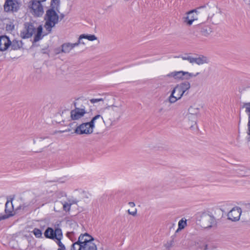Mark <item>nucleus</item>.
Listing matches in <instances>:
<instances>
[{
	"instance_id": "1",
	"label": "nucleus",
	"mask_w": 250,
	"mask_h": 250,
	"mask_svg": "<svg viewBox=\"0 0 250 250\" xmlns=\"http://www.w3.org/2000/svg\"><path fill=\"white\" fill-rule=\"evenodd\" d=\"M202 9H205V12L208 13V18L210 19L213 24H217L221 21V11L219 10L218 12H216L215 15L213 12L217 10V7L215 5L209 6L208 4H207L188 12L187 16L184 18V22L189 26L191 25L194 21L197 20L196 12H199V10Z\"/></svg>"
},
{
	"instance_id": "2",
	"label": "nucleus",
	"mask_w": 250,
	"mask_h": 250,
	"mask_svg": "<svg viewBox=\"0 0 250 250\" xmlns=\"http://www.w3.org/2000/svg\"><path fill=\"white\" fill-rule=\"evenodd\" d=\"M196 221L204 228H210L216 224L214 217L208 212L198 213L196 215Z\"/></svg>"
},
{
	"instance_id": "3",
	"label": "nucleus",
	"mask_w": 250,
	"mask_h": 250,
	"mask_svg": "<svg viewBox=\"0 0 250 250\" xmlns=\"http://www.w3.org/2000/svg\"><path fill=\"white\" fill-rule=\"evenodd\" d=\"M45 20L46 21L44 27L48 32H51L52 28L58 23L59 16L55 10L48 9L46 13Z\"/></svg>"
},
{
	"instance_id": "4",
	"label": "nucleus",
	"mask_w": 250,
	"mask_h": 250,
	"mask_svg": "<svg viewBox=\"0 0 250 250\" xmlns=\"http://www.w3.org/2000/svg\"><path fill=\"white\" fill-rule=\"evenodd\" d=\"M94 121L93 120L89 122L81 124L76 128L74 132L78 135L92 134L93 132V123Z\"/></svg>"
},
{
	"instance_id": "5",
	"label": "nucleus",
	"mask_w": 250,
	"mask_h": 250,
	"mask_svg": "<svg viewBox=\"0 0 250 250\" xmlns=\"http://www.w3.org/2000/svg\"><path fill=\"white\" fill-rule=\"evenodd\" d=\"M180 57L183 60H187L192 64L196 63L198 65H201L209 62L208 59L207 57L203 55H199L196 57H193L189 55H186L185 56H182Z\"/></svg>"
},
{
	"instance_id": "6",
	"label": "nucleus",
	"mask_w": 250,
	"mask_h": 250,
	"mask_svg": "<svg viewBox=\"0 0 250 250\" xmlns=\"http://www.w3.org/2000/svg\"><path fill=\"white\" fill-rule=\"evenodd\" d=\"M190 87V84L188 82H185L177 84L172 90L175 93L176 95L181 98L185 94V92Z\"/></svg>"
},
{
	"instance_id": "7",
	"label": "nucleus",
	"mask_w": 250,
	"mask_h": 250,
	"mask_svg": "<svg viewBox=\"0 0 250 250\" xmlns=\"http://www.w3.org/2000/svg\"><path fill=\"white\" fill-rule=\"evenodd\" d=\"M36 28L32 23L26 22L24 24V28L21 33V37L22 39L30 38L35 32Z\"/></svg>"
},
{
	"instance_id": "8",
	"label": "nucleus",
	"mask_w": 250,
	"mask_h": 250,
	"mask_svg": "<svg viewBox=\"0 0 250 250\" xmlns=\"http://www.w3.org/2000/svg\"><path fill=\"white\" fill-rule=\"evenodd\" d=\"M41 2L42 1L39 0H33L30 1L31 2L30 8L34 14L37 17L42 16L43 13V9Z\"/></svg>"
},
{
	"instance_id": "9",
	"label": "nucleus",
	"mask_w": 250,
	"mask_h": 250,
	"mask_svg": "<svg viewBox=\"0 0 250 250\" xmlns=\"http://www.w3.org/2000/svg\"><path fill=\"white\" fill-rule=\"evenodd\" d=\"M19 9V4L16 0H6L4 5V11L8 12H16Z\"/></svg>"
},
{
	"instance_id": "10",
	"label": "nucleus",
	"mask_w": 250,
	"mask_h": 250,
	"mask_svg": "<svg viewBox=\"0 0 250 250\" xmlns=\"http://www.w3.org/2000/svg\"><path fill=\"white\" fill-rule=\"evenodd\" d=\"M80 44V41H78L77 42L74 43H71L69 42L63 43L61 45V49L59 50V49H56V53L59 54L61 52L68 53H69L73 48H74L76 46H78Z\"/></svg>"
},
{
	"instance_id": "11",
	"label": "nucleus",
	"mask_w": 250,
	"mask_h": 250,
	"mask_svg": "<svg viewBox=\"0 0 250 250\" xmlns=\"http://www.w3.org/2000/svg\"><path fill=\"white\" fill-rule=\"evenodd\" d=\"M199 112L200 108L197 105L194 104L190 106L188 109V113L187 115L188 119H190V117H192L193 122L195 123Z\"/></svg>"
},
{
	"instance_id": "12",
	"label": "nucleus",
	"mask_w": 250,
	"mask_h": 250,
	"mask_svg": "<svg viewBox=\"0 0 250 250\" xmlns=\"http://www.w3.org/2000/svg\"><path fill=\"white\" fill-rule=\"evenodd\" d=\"M241 214V209L240 208H233L228 214L229 220L232 221H238Z\"/></svg>"
},
{
	"instance_id": "13",
	"label": "nucleus",
	"mask_w": 250,
	"mask_h": 250,
	"mask_svg": "<svg viewBox=\"0 0 250 250\" xmlns=\"http://www.w3.org/2000/svg\"><path fill=\"white\" fill-rule=\"evenodd\" d=\"M86 112L84 108L76 107L71 111V118L73 120H78L83 116Z\"/></svg>"
},
{
	"instance_id": "14",
	"label": "nucleus",
	"mask_w": 250,
	"mask_h": 250,
	"mask_svg": "<svg viewBox=\"0 0 250 250\" xmlns=\"http://www.w3.org/2000/svg\"><path fill=\"white\" fill-rule=\"evenodd\" d=\"M11 41L6 36H0V51H4L10 47Z\"/></svg>"
},
{
	"instance_id": "15",
	"label": "nucleus",
	"mask_w": 250,
	"mask_h": 250,
	"mask_svg": "<svg viewBox=\"0 0 250 250\" xmlns=\"http://www.w3.org/2000/svg\"><path fill=\"white\" fill-rule=\"evenodd\" d=\"M13 209V206L12 202L7 201L5 204V211L7 214L0 215V221L8 218L9 217L12 215V212Z\"/></svg>"
},
{
	"instance_id": "16",
	"label": "nucleus",
	"mask_w": 250,
	"mask_h": 250,
	"mask_svg": "<svg viewBox=\"0 0 250 250\" xmlns=\"http://www.w3.org/2000/svg\"><path fill=\"white\" fill-rule=\"evenodd\" d=\"M108 107H106L103 116V122L104 123L112 125L114 121V118L112 115L111 111L109 110Z\"/></svg>"
},
{
	"instance_id": "17",
	"label": "nucleus",
	"mask_w": 250,
	"mask_h": 250,
	"mask_svg": "<svg viewBox=\"0 0 250 250\" xmlns=\"http://www.w3.org/2000/svg\"><path fill=\"white\" fill-rule=\"evenodd\" d=\"M108 107H110L111 108L112 111L116 112L118 115L122 114L124 112L122 102L115 103Z\"/></svg>"
},
{
	"instance_id": "18",
	"label": "nucleus",
	"mask_w": 250,
	"mask_h": 250,
	"mask_svg": "<svg viewBox=\"0 0 250 250\" xmlns=\"http://www.w3.org/2000/svg\"><path fill=\"white\" fill-rule=\"evenodd\" d=\"M191 247H193L194 250H207L210 249V248H208L207 244L202 241L192 242Z\"/></svg>"
},
{
	"instance_id": "19",
	"label": "nucleus",
	"mask_w": 250,
	"mask_h": 250,
	"mask_svg": "<svg viewBox=\"0 0 250 250\" xmlns=\"http://www.w3.org/2000/svg\"><path fill=\"white\" fill-rule=\"evenodd\" d=\"M78 239L79 241H80L83 244H85L86 242H93L94 241V238L87 233L81 234Z\"/></svg>"
},
{
	"instance_id": "20",
	"label": "nucleus",
	"mask_w": 250,
	"mask_h": 250,
	"mask_svg": "<svg viewBox=\"0 0 250 250\" xmlns=\"http://www.w3.org/2000/svg\"><path fill=\"white\" fill-rule=\"evenodd\" d=\"M168 77H173L176 80L183 79L184 76V71H174L167 75Z\"/></svg>"
},
{
	"instance_id": "21",
	"label": "nucleus",
	"mask_w": 250,
	"mask_h": 250,
	"mask_svg": "<svg viewBox=\"0 0 250 250\" xmlns=\"http://www.w3.org/2000/svg\"><path fill=\"white\" fill-rule=\"evenodd\" d=\"M22 42L21 41L17 40H14L12 42L11 41L10 46L12 50H18L22 47Z\"/></svg>"
},
{
	"instance_id": "22",
	"label": "nucleus",
	"mask_w": 250,
	"mask_h": 250,
	"mask_svg": "<svg viewBox=\"0 0 250 250\" xmlns=\"http://www.w3.org/2000/svg\"><path fill=\"white\" fill-rule=\"evenodd\" d=\"M83 39H86L90 41L97 40V37L94 35H85L82 34L80 36L78 41H80V44L82 43L84 44V42L82 40Z\"/></svg>"
},
{
	"instance_id": "23",
	"label": "nucleus",
	"mask_w": 250,
	"mask_h": 250,
	"mask_svg": "<svg viewBox=\"0 0 250 250\" xmlns=\"http://www.w3.org/2000/svg\"><path fill=\"white\" fill-rule=\"evenodd\" d=\"M243 107L245 108V111L249 115V122L248 124V134L250 135V103H244Z\"/></svg>"
},
{
	"instance_id": "24",
	"label": "nucleus",
	"mask_w": 250,
	"mask_h": 250,
	"mask_svg": "<svg viewBox=\"0 0 250 250\" xmlns=\"http://www.w3.org/2000/svg\"><path fill=\"white\" fill-rule=\"evenodd\" d=\"M83 250H97V248L93 242H88L83 244Z\"/></svg>"
},
{
	"instance_id": "25",
	"label": "nucleus",
	"mask_w": 250,
	"mask_h": 250,
	"mask_svg": "<svg viewBox=\"0 0 250 250\" xmlns=\"http://www.w3.org/2000/svg\"><path fill=\"white\" fill-rule=\"evenodd\" d=\"M93 120H94L93 123V128L96 126H98L101 123H104L103 116L101 115H97L95 116L91 121H93Z\"/></svg>"
},
{
	"instance_id": "26",
	"label": "nucleus",
	"mask_w": 250,
	"mask_h": 250,
	"mask_svg": "<svg viewBox=\"0 0 250 250\" xmlns=\"http://www.w3.org/2000/svg\"><path fill=\"white\" fill-rule=\"evenodd\" d=\"M44 236L47 238L55 239L54 231L51 228H48L44 233Z\"/></svg>"
},
{
	"instance_id": "27",
	"label": "nucleus",
	"mask_w": 250,
	"mask_h": 250,
	"mask_svg": "<svg viewBox=\"0 0 250 250\" xmlns=\"http://www.w3.org/2000/svg\"><path fill=\"white\" fill-rule=\"evenodd\" d=\"M83 243L81 242L80 241H79V239H78V241L75 243H74L72 246L71 250H83Z\"/></svg>"
},
{
	"instance_id": "28",
	"label": "nucleus",
	"mask_w": 250,
	"mask_h": 250,
	"mask_svg": "<svg viewBox=\"0 0 250 250\" xmlns=\"http://www.w3.org/2000/svg\"><path fill=\"white\" fill-rule=\"evenodd\" d=\"M175 93L174 91L172 90L171 94L168 98V101L170 104H174L181 99L178 96H175L174 94Z\"/></svg>"
},
{
	"instance_id": "29",
	"label": "nucleus",
	"mask_w": 250,
	"mask_h": 250,
	"mask_svg": "<svg viewBox=\"0 0 250 250\" xmlns=\"http://www.w3.org/2000/svg\"><path fill=\"white\" fill-rule=\"evenodd\" d=\"M37 34L35 35L34 41L35 42H38L40 41L41 39V35L42 31V28L41 25H40L38 26V27L37 29Z\"/></svg>"
},
{
	"instance_id": "30",
	"label": "nucleus",
	"mask_w": 250,
	"mask_h": 250,
	"mask_svg": "<svg viewBox=\"0 0 250 250\" xmlns=\"http://www.w3.org/2000/svg\"><path fill=\"white\" fill-rule=\"evenodd\" d=\"M187 226V220L182 218L178 222V229L177 231L183 229Z\"/></svg>"
},
{
	"instance_id": "31",
	"label": "nucleus",
	"mask_w": 250,
	"mask_h": 250,
	"mask_svg": "<svg viewBox=\"0 0 250 250\" xmlns=\"http://www.w3.org/2000/svg\"><path fill=\"white\" fill-rule=\"evenodd\" d=\"M60 0H52L51 3V9H53L55 10V9L58 10V9L60 6Z\"/></svg>"
},
{
	"instance_id": "32",
	"label": "nucleus",
	"mask_w": 250,
	"mask_h": 250,
	"mask_svg": "<svg viewBox=\"0 0 250 250\" xmlns=\"http://www.w3.org/2000/svg\"><path fill=\"white\" fill-rule=\"evenodd\" d=\"M54 231L55 239H62V230L60 229H55Z\"/></svg>"
},
{
	"instance_id": "33",
	"label": "nucleus",
	"mask_w": 250,
	"mask_h": 250,
	"mask_svg": "<svg viewBox=\"0 0 250 250\" xmlns=\"http://www.w3.org/2000/svg\"><path fill=\"white\" fill-rule=\"evenodd\" d=\"M212 32L211 28L207 26L203 27L201 30L202 34L204 36H208Z\"/></svg>"
},
{
	"instance_id": "34",
	"label": "nucleus",
	"mask_w": 250,
	"mask_h": 250,
	"mask_svg": "<svg viewBox=\"0 0 250 250\" xmlns=\"http://www.w3.org/2000/svg\"><path fill=\"white\" fill-rule=\"evenodd\" d=\"M32 232L34 234L36 237L37 238H42V232L41 230L39 229L35 228Z\"/></svg>"
},
{
	"instance_id": "35",
	"label": "nucleus",
	"mask_w": 250,
	"mask_h": 250,
	"mask_svg": "<svg viewBox=\"0 0 250 250\" xmlns=\"http://www.w3.org/2000/svg\"><path fill=\"white\" fill-rule=\"evenodd\" d=\"M199 74V72L196 73L195 74L190 73L188 72H184V76H185L186 79H189L191 77H196Z\"/></svg>"
},
{
	"instance_id": "36",
	"label": "nucleus",
	"mask_w": 250,
	"mask_h": 250,
	"mask_svg": "<svg viewBox=\"0 0 250 250\" xmlns=\"http://www.w3.org/2000/svg\"><path fill=\"white\" fill-rule=\"evenodd\" d=\"M57 241L56 242L59 246L60 247L59 249H62V250H65V247L64 245L61 242V239H56Z\"/></svg>"
},
{
	"instance_id": "37",
	"label": "nucleus",
	"mask_w": 250,
	"mask_h": 250,
	"mask_svg": "<svg viewBox=\"0 0 250 250\" xmlns=\"http://www.w3.org/2000/svg\"><path fill=\"white\" fill-rule=\"evenodd\" d=\"M71 204L66 203L63 204V208L65 211H69L70 209Z\"/></svg>"
},
{
	"instance_id": "38",
	"label": "nucleus",
	"mask_w": 250,
	"mask_h": 250,
	"mask_svg": "<svg viewBox=\"0 0 250 250\" xmlns=\"http://www.w3.org/2000/svg\"><path fill=\"white\" fill-rule=\"evenodd\" d=\"M104 100L102 98H98V99H91L90 100L91 103L94 104L100 101H103Z\"/></svg>"
},
{
	"instance_id": "39",
	"label": "nucleus",
	"mask_w": 250,
	"mask_h": 250,
	"mask_svg": "<svg viewBox=\"0 0 250 250\" xmlns=\"http://www.w3.org/2000/svg\"><path fill=\"white\" fill-rule=\"evenodd\" d=\"M173 244H174V241L172 240L169 242H167V243L166 244V246L167 248L169 249L170 247H171L172 246H173Z\"/></svg>"
},
{
	"instance_id": "40",
	"label": "nucleus",
	"mask_w": 250,
	"mask_h": 250,
	"mask_svg": "<svg viewBox=\"0 0 250 250\" xmlns=\"http://www.w3.org/2000/svg\"><path fill=\"white\" fill-rule=\"evenodd\" d=\"M127 212H128V214H129L130 215H132L134 216L137 214V209L135 208L134 209V210H131V211H130L129 209H128Z\"/></svg>"
},
{
	"instance_id": "41",
	"label": "nucleus",
	"mask_w": 250,
	"mask_h": 250,
	"mask_svg": "<svg viewBox=\"0 0 250 250\" xmlns=\"http://www.w3.org/2000/svg\"><path fill=\"white\" fill-rule=\"evenodd\" d=\"M128 205H129V206L130 207H132V208L134 207L135 206L134 203V202H129L128 203Z\"/></svg>"
},
{
	"instance_id": "42",
	"label": "nucleus",
	"mask_w": 250,
	"mask_h": 250,
	"mask_svg": "<svg viewBox=\"0 0 250 250\" xmlns=\"http://www.w3.org/2000/svg\"><path fill=\"white\" fill-rule=\"evenodd\" d=\"M188 120H189V121H191V122H192V124H191V125H190V127H193V124H196V122L195 123H193V119H192V117H190V119H188Z\"/></svg>"
},
{
	"instance_id": "43",
	"label": "nucleus",
	"mask_w": 250,
	"mask_h": 250,
	"mask_svg": "<svg viewBox=\"0 0 250 250\" xmlns=\"http://www.w3.org/2000/svg\"><path fill=\"white\" fill-rule=\"evenodd\" d=\"M77 202H78V201H74H74H73V203H76V204L77 203Z\"/></svg>"
},
{
	"instance_id": "44",
	"label": "nucleus",
	"mask_w": 250,
	"mask_h": 250,
	"mask_svg": "<svg viewBox=\"0 0 250 250\" xmlns=\"http://www.w3.org/2000/svg\"><path fill=\"white\" fill-rule=\"evenodd\" d=\"M63 17H64L63 15H62L61 16V19H62L63 18Z\"/></svg>"
},
{
	"instance_id": "45",
	"label": "nucleus",
	"mask_w": 250,
	"mask_h": 250,
	"mask_svg": "<svg viewBox=\"0 0 250 250\" xmlns=\"http://www.w3.org/2000/svg\"><path fill=\"white\" fill-rule=\"evenodd\" d=\"M33 143L34 144H35L36 143V141L35 140H33Z\"/></svg>"
},
{
	"instance_id": "46",
	"label": "nucleus",
	"mask_w": 250,
	"mask_h": 250,
	"mask_svg": "<svg viewBox=\"0 0 250 250\" xmlns=\"http://www.w3.org/2000/svg\"><path fill=\"white\" fill-rule=\"evenodd\" d=\"M162 110V109L159 110V111L161 112Z\"/></svg>"
},
{
	"instance_id": "47",
	"label": "nucleus",
	"mask_w": 250,
	"mask_h": 250,
	"mask_svg": "<svg viewBox=\"0 0 250 250\" xmlns=\"http://www.w3.org/2000/svg\"><path fill=\"white\" fill-rule=\"evenodd\" d=\"M58 250H65L58 249Z\"/></svg>"
}]
</instances>
